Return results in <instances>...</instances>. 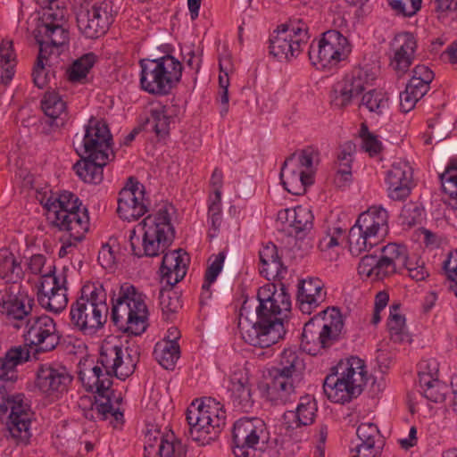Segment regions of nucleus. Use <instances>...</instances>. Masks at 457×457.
<instances>
[{
    "mask_svg": "<svg viewBox=\"0 0 457 457\" xmlns=\"http://www.w3.org/2000/svg\"><path fill=\"white\" fill-rule=\"evenodd\" d=\"M257 306L245 300L238 317V328L244 341L253 346L267 348L284 337V320L291 311L290 295L283 284L279 291L274 284L261 287Z\"/></svg>",
    "mask_w": 457,
    "mask_h": 457,
    "instance_id": "obj_1",
    "label": "nucleus"
},
{
    "mask_svg": "<svg viewBox=\"0 0 457 457\" xmlns=\"http://www.w3.org/2000/svg\"><path fill=\"white\" fill-rule=\"evenodd\" d=\"M139 356L137 345L124 349L120 342L105 340L100 347L96 365L87 371H81L79 378L87 391L104 395L111 389L113 376L126 379L134 373Z\"/></svg>",
    "mask_w": 457,
    "mask_h": 457,
    "instance_id": "obj_2",
    "label": "nucleus"
},
{
    "mask_svg": "<svg viewBox=\"0 0 457 457\" xmlns=\"http://www.w3.org/2000/svg\"><path fill=\"white\" fill-rule=\"evenodd\" d=\"M108 311L107 293L103 284L87 283L80 290V296L71 305L70 324L85 335H92L104 327Z\"/></svg>",
    "mask_w": 457,
    "mask_h": 457,
    "instance_id": "obj_3",
    "label": "nucleus"
},
{
    "mask_svg": "<svg viewBox=\"0 0 457 457\" xmlns=\"http://www.w3.org/2000/svg\"><path fill=\"white\" fill-rule=\"evenodd\" d=\"M111 320L119 330L134 336L143 334L148 326V309L144 295L129 283L121 285L111 296Z\"/></svg>",
    "mask_w": 457,
    "mask_h": 457,
    "instance_id": "obj_4",
    "label": "nucleus"
},
{
    "mask_svg": "<svg viewBox=\"0 0 457 457\" xmlns=\"http://www.w3.org/2000/svg\"><path fill=\"white\" fill-rule=\"evenodd\" d=\"M49 224L60 231H71L76 239H83L89 228L87 209L70 191L48 197L44 204Z\"/></svg>",
    "mask_w": 457,
    "mask_h": 457,
    "instance_id": "obj_5",
    "label": "nucleus"
},
{
    "mask_svg": "<svg viewBox=\"0 0 457 457\" xmlns=\"http://www.w3.org/2000/svg\"><path fill=\"white\" fill-rule=\"evenodd\" d=\"M333 370L335 372L328 375L323 383L327 397L333 403L342 404L357 398L367 382L364 361L352 356L340 361Z\"/></svg>",
    "mask_w": 457,
    "mask_h": 457,
    "instance_id": "obj_6",
    "label": "nucleus"
},
{
    "mask_svg": "<svg viewBox=\"0 0 457 457\" xmlns=\"http://www.w3.org/2000/svg\"><path fill=\"white\" fill-rule=\"evenodd\" d=\"M343 317L337 308H327L310 319L303 327L301 347L310 355H317L341 339Z\"/></svg>",
    "mask_w": 457,
    "mask_h": 457,
    "instance_id": "obj_7",
    "label": "nucleus"
},
{
    "mask_svg": "<svg viewBox=\"0 0 457 457\" xmlns=\"http://www.w3.org/2000/svg\"><path fill=\"white\" fill-rule=\"evenodd\" d=\"M142 225L144 234L141 247L136 246V243L139 242L136 230H130L129 242L133 254L137 257H154L163 253L175 237L174 228L166 207L161 208L155 215L146 216Z\"/></svg>",
    "mask_w": 457,
    "mask_h": 457,
    "instance_id": "obj_8",
    "label": "nucleus"
},
{
    "mask_svg": "<svg viewBox=\"0 0 457 457\" xmlns=\"http://www.w3.org/2000/svg\"><path fill=\"white\" fill-rule=\"evenodd\" d=\"M186 419L191 438L206 445L216 439L225 426L226 411L215 399L204 398L200 403L195 400L191 403Z\"/></svg>",
    "mask_w": 457,
    "mask_h": 457,
    "instance_id": "obj_9",
    "label": "nucleus"
},
{
    "mask_svg": "<svg viewBox=\"0 0 457 457\" xmlns=\"http://www.w3.org/2000/svg\"><path fill=\"white\" fill-rule=\"evenodd\" d=\"M320 162V153L307 146L288 156L281 168L280 179L285 189L292 195H301L314 183V175Z\"/></svg>",
    "mask_w": 457,
    "mask_h": 457,
    "instance_id": "obj_10",
    "label": "nucleus"
},
{
    "mask_svg": "<svg viewBox=\"0 0 457 457\" xmlns=\"http://www.w3.org/2000/svg\"><path fill=\"white\" fill-rule=\"evenodd\" d=\"M189 258L182 249L164 253L160 267L162 280L169 288H162L159 294L160 306L164 314H173L182 307L180 295L172 287L184 278Z\"/></svg>",
    "mask_w": 457,
    "mask_h": 457,
    "instance_id": "obj_11",
    "label": "nucleus"
},
{
    "mask_svg": "<svg viewBox=\"0 0 457 457\" xmlns=\"http://www.w3.org/2000/svg\"><path fill=\"white\" fill-rule=\"evenodd\" d=\"M310 38L309 27L302 19L281 24L270 38V53L279 62L297 57Z\"/></svg>",
    "mask_w": 457,
    "mask_h": 457,
    "instance_id": "obj_12",
    "label": "nucleus"
},
{
    "mask_svg": "<svg viewBox=\"0 0 457 457\" xmlns=\"http://www.w3.org/2000/svg\"><path fill=\"white\" fill-rule=\"evenodd\" d=\"M351 51L347 37L337 30L330 29L323 33L316 46L311 45L308 54L318 69H329L345 60Z\"/></svg>",
    "mask_w": 457,
    "mask_h": 457,
    "instance_id": "obj_13",
    "label": "nucleus"
},
{
    "mask_svg": "<svg viewBox=\"0 0 457 457\" xmlns=\"http://www.w3.org/2000/svg\"><path fill=\"white\" fill-rule=\"evenodd\" d=\"M23 399V395L3 394L0 396V419L10 411L6 422L10 435L17 444L26 445L31 437L32 413Z\"/></svg>",
    "mask_w": 457,
    "mask_h": 457,
    "instance_id": "obj_14",
    "label": "nucleus"
},
{
    "mask_svg": "<svg viewBox=\"0 0 457 457\" xmlns=\"http://www.w3.org/2000/svg\"><path fill=\"white\" fill-rule=\"evenodd\" d=\"M73 144L77 145V153L94 154L100 161L112 160V136L108 125L103 120L91 118L85 126L84 135L76 134Z\"/></svg>",
    "mask_w": 457,
    "mask_h": 457,
    "instance_id": "obj_15",
    "label": "nucleus"
},
{
    "mask_svg": "<svg viewBox=\"0 0 457 457\" xmlns=\"http://www.w3.org/2000/svg\"><path fill=\"white\" fill-rule=\"evenodd\" d=\"M378 77V69L365 65L356 67L347 73L342 80L337 82L331 92V103L342 109L352 103V100L371 86Z\"/></svg>",
    "mask_w": 457,
    "mask_h": 457,
    "instance_id": "obj_16",
    "label": "nucleus"
},
{
    "mask_svg": "<svg viewBox=\"0 0 457 457\" xmlns=\"http://www.w3.org/2000/svg\"><path fill=\"white\" fill-rule=\"evenodd\" d=\"M43 12L40 23L35 31V37L50 39L54 45H65L69 41L66 9L61 6L59 0H37Z\"/></svg>",
    "mask_w": 457,
    "mask_h": 457,
    "instance_id": "obj_17",
    "label": "nucleus"
},
{
    "mask_svg": "<svg viewBox=\"0 0 457 457\" xmlns=\"http://www.w3.org/2000/svg\"><path fill=\"white\" fill-rule=\"evenodd\" d=\"M67 278L64 272L55 274V266L50 264L47 272L40 277L37 298L40 306L48 312L59 313L68 303Z\"/></svg>",
    "mask_w": 457,
    "mask_h": 457,
    "instance_id": "obj_18",
    "label": "nucleus"
},
{
    "mask_svg": "<svg viewBox=\"0 0 457 457\" xmlns=\"http://www.w3.org/2000/svg\"><path fill=\"white\" fill-rule=\"evenodd\" d=\"M265 432L264 422L258 418H242L232 430V451L235 457H257L261 438Z\"/></svg>",
    "mask_w": 457,
    "mask_h": 457,
    "instance_id": "obj_19",
    "label": "nucleus"
},
{
    "mask_svg": "<svg viewBox=\"0 0 457 457\" xmlns=\"http://www.w3.org/2000/svg\"><path fill=\"white\" fill-rule=\"evenodd\" d=\"M112 4L110 1L95 3L89 7H81L77 13L79 31L87 38L104 36L113 22Z\"/></svg>",
    "mask_w": 457,
    "mask_h": 457,
    "instance_id": "obj_20",
    "label": "nucleus"
},
{
    "mask_svg": "<svg viewBox=\"0 0 457 457\" xmlns=\"http://www.w3.org/2000/svg\"><path fill=\"white\" fill-rule=\"evenodd\" d=\"M23 337L28 345L35 346L36 351L41 353L54 350L61 338L54 320L47 315L27 319Z\"/></svg>",
    "mask_w": 457,
    "mask_h": 457,
    "instance_id": "obj_21",
    "label": "nucleus"
},
{
    "mask_svg": "<svg viewBox=\"0 0 457 457\" xmlns=\"http://www.w3.org/2000/svg\"><path fill=\"white\" fill-rule=\"evenodd\" d=\"M147 211L148 201L145 198V187L135 178L129 177L119 193V216L128 221L137 220Z\"/></svg>",
    "mask_w": 457,
    "mask_h": 457,
    "instance_id": "obj_22",
    "label": "nucleus"
},
{
    "mask_svg": "<svg viewBox=\"0 0 457 457\" xmlns=\"http://www.w3.org/2000/svg\"><path fill=\"white\" fill-rule=\"evenodd\" d=\"M386 331L389 341L384 340L380 343L376 356L378 369L382 373H386L396 360L397 345L400 343V303L398 302L393 303L389 308Z\"/></svg>",
    "mask_w": 457,
    "mask_h": 457,
    "instance_id": "obj_23",
    "label": "nucleus"
},
{
    "mask_svg": "<svg viewBox=\"0 0 457 457\" xmlns=\"http://www.w3.org/2000/svg\"><path fill=\"white\" fill-rule=\"evenodd\" d=\"M72 379L64 366L41 364L37 370L35 386L41 393L58 397L68 390Z\"/></svg>",
    "mask_w": 457,
    "mask_h": 457,
    "instance_id": "obj_24",
    "label": "nucleus"
},
{
    "mask_svg": "<svg viewBox=\"0 0 457 457\" xmlns=\"http://www.w3.org/2000/svg\"><path fill=\"white\" fill-rule=\"evenodd\" d=\"M29 349L24 346L11 347L0 357V396L9 394L19 378L18 366L29 360Z\"/></svg>",
    "mask_w": 457,
    "mask_h": 457,
    "instance_id": "obj_25",
    "label": "nucleus"
},
{
    "mask_svg": "<svg viewBox=\"0 0 457 457\" xmlns=\"http://www.w3.org/2000/svg\"><path fill=\"white\" fill-rule=\"evenodd\" d=\"M356 435L359 443L351 450V457H380L385 439L376 424L361 423Z\"/></svg>",
    "mask_w": 457,
    "mask_h": 457,
    "instance_id": "obj_26",
    "label": "nucleus"
},
{
    "mask_svg": "<svg viewBox=\"0 0 457 457\" xmlns=\"http://www.w3.org/2000/svg\"><path fill=\"white\" fill-rule=\"evenodd\" d=\"M14 287H10L9 291H5L0 297V310L5 314L8 320L12 322L16 328L25 325V321L31 316L33 300L24 296L16 295L12 290Z\"/></svg>",
    "mask_w": 457,
    "mask_h": 457,
    "instance_id": "obj_27",
    "label": "nucleus"
},
{
    "mask_svg": "<svg viewBox=\"0 0 457 457\" xmlns=\"http://www.w3.org/2000/svg\"><path fill=\"white\" fill-rule=\"evenodd\" d=\"M301 378L269 370L267 399L274 404H286L296 398L295 387Z\"/></svg>",
    "mask_w": 457,
    "mask_h": 457,
    "instance_id": "obj_28",
    "label": "nucleus"
},
{
    "mask_svg": "<svg viewBox=\"0 0 457 457\" xmlns=\"http://www.w3.org/2000/svg\"><path fill=\"white\" fill-rule=\"evenodd\" d=\"M436 366L435 361L421 362L418 371V382L424 397L432 403H438L445 400L448 386L436 378L438 372Z\"/></svg>",
    "mask_w": 457,
    "mask_h": 457,
    "instance_id": "obj_29",
    "label": "nucleus"
},
{
    "mask_svg": "<svg viewBox=\"0 0 457 457\" xmlns=\"http://www.w3.org/2000/svg\"><path fill=\"white\" fill-rule=\"evenodd\" d=\"M353 227L379 242L388 231L387 211L381 206H371L359 215Z\"/></svg>",
    "mask_w": 457,
    "mask_h": 457,
    "instance_id": "obj_30",
    "label": "nucleus"
},
{
    "mask_svg": "<svg viewBox=\"0 0 457 457\" xmlns=\"http://www.w3.org/2000/svg\"><path fill=\"white\" fill-rule=\"evenodd\" d=\"M326 296L324 283L319 278H309L299 281L297 302L303 313L311 314L325 302Z\"/></svg>",
    "mask_w": 457,
    "mask_h": 457,
    "instance_id": "obj_31",
    "label": "nucleus"
},
{
    "mask_svg": "<svg viewBox=\"0 0 457 457\" xmlns=\"http://www.w3.org/2000/svg\"><path fill=\"white\" fill-rule=\"evenodd\" d=\"M318 411L315 399L309 395L301 396L295 410L285 411L283 420L287 429H295L312 425Z\"/></svg>",
    "mask_w": 457,
    "mask_h": 457,
    "instance_id": "obj_32",
    "label": "nucleus"
},
{
    "mask_svg": "<svg viewBox=\"0 0 457 457\" xmlns=\"http://www.w3.org/2000/svg\"><path fill=\"white\" fill-rule=\"evenodd\" d=\"M229 382L228 390L234 407L248 412L253 405V399L247 375L242 371H236L231 375Z\"/></svg>",
    "mask_w": 457,
    "mask_h": 457,
    "instance_id": "obj_33",
    "label": "nucleus"
},
{
    "mask_svg": "<svg viewBox=\"0 0 457 457\" xmlns=\"http://www.w3.org/2000/svg\"><path fill=\"white\" fill-rule=\"evenodd\" d=\"M41 108L48 117L47 124L52 130L62 128L69 120L66 103L56 92H46L41 100Z\"/></svg>",
    "mask_w": 457,
    "mask_h": 457,
    "instance_id": "obj_34",
    "label": "nucleus"
},
{
    "mask_svg": "<svg viewBox=\"0 0 457 457\" xmlns=\"http://www.w3.org/2000/svg\"><path fill=\"white\" fill-rule=\"evenodd\" d=\"M82 160L73 165L76 174L85 182L98 184L103 179V168L111 161L96 159V154L78 153Z\"/></svg>",
    "mask_w": 457,
    "mask_h": 457,
    "instance_id": "obj_35",
    "label": "nucleus"
},
{
    "mask_svg": "<svg viewBox=\"0 0 457 457\" xmlns=\"http://www.w3.org/2000/svg\"><path fill=\"white\" fill-rule=\"evenodd\" d=\"M139 66L141 68L140 87L144 91L154 96H166L170 93V89L157 73L150 58L141 59Z\"/></svg>",
    "mask_w": 457,
    "mask_h": 457,
    "instance_id": "obj_36",
    "label": "nucleus"
},
{
    "mask_svg": "<svg viewBox=\"0 0 457 457\" xmlns=\"http://www.w3.org/2000/svg\"><path fill=\"white\" fill-rule=\"evenodd\" d=\"M170 91L180 82L183 71L182 63L174 56L165 54L162 57L150 59Z\"/></svg>",
    "mask_w": 457,
    "mask_h": 457,
    "instance_id": "obj_37",
    "label": "nucleus"
},
{
    "mask_svg": "<svg viewBox=\"0 0 457 457\" xmlns=\"http://www.w3.org/2000/svg\"><path fill=\"white\" fill-rule=\"evenodd\" d=\"M24 277L21 260L10 249H0V278L7 283L16 284Z\"/></svg>",
    "mask_w": 457,
    "mask_h": 457,
    "instance_id": "obj_38",
    "label": "nucleus"
},
{
    "mask_svg": "<svg viewBox=\"0 0 457 457\" xmlns=\"http://www.w3.org/2000/svg\"><path fill=\"white\" fill-rule=\"evenodd\" d=\"M171 112V108L168 106L160 105L152 108L145 120V129L154 132L160 139L165 138L170 134Z\"/></svg>",
    "mask_w": 457,
    "mask_h": 457,
    "instance_id": "obj_39",
    "label": "nucleus"
},
{
    "mask_svg": "<svg viewBox=\"0 0 457 457\" xmlns=\"http://www.w3.org/2000/svg\"><path fill=\"white\" fill-rule=\"evenodd\" d=\"M35 39L39 45V53L32 73L33 82L38 88H44L48 83V74L46 72L44 61L52 54L54 48L62 45H54L52 40L41 37H35Z\"/></svg>",
    "mask_w": 457,
    "mask_h": 457,
    "instance_id": "obj_40",
    "label": "nucleus"
},
{
    "mask_svg": "<svg viewBox=\"0 0 457 457\" xmlns=\"http://www.w3.org/2000/svg\"><path fill=\"white\" fill-rule=\"evenodd\" d=\"M109 391L110 389L101 395L97 394L100 399H96L92 404L91 411H95L101 420L111 419V423L116 428L124 422V415L119 409L113 408Z\"/></svg>",
    "mask_w": 457,
    "mask_h": 457,
    "instance_id": "obj_41",
    "label": "nucleus"
},
{
    "mask_svg": "<svg viewBox=\"0 0 457 457\" xmlns=\"http://www.w3.org/2000/svg\"><path fill=\"white\" fill-rule=\"evenodd\" d=\"M179 353V345L176 340L157 344L154 351L156 361L166 370H173Z\"/></svg>",
    "mask_w": 457,
    "mask_h": 457,
    "instance_id": "obj_42",
    "label": "nucleus"
},
{
    "mask_svg": "<svg viewBox=\"0 0 457 457\" xmlns=\"http://www.w3.org/2000/svg\"><path fill=\"white\" fill-rule=\"evenodd\" d=\"M302 360L295 351L285 349L281 354L277 367H273L270 371H277L281 374L290 375L301 378Z\"/></svg>",
    "mask_w": 457,
    "mask_h": 457,
    "instance_id": "obj_43",
    "label": "nucleus"
},
{
    "mask_svg": "<svg viewBox=\"0 0 457 457\" xmlns=\"http://www.w3.org/2000/svg\"><path fill=\"white\" fill-rule=\"evenodd\" d=\"M187 453V445L171 432L166 434V437H162L158 443V451L155 455L158 457H186Z\"/></svg>",
    "mask_w": 457,
    "mask_h": 457,
    "instance_id": "obj_44",
    "label": "nucleus"
},
{
    "mask_svg": "<svg viewBox=\"0 0 457 457\" xmlns=\"http://www.w3.org/2000/svg\"><path fill=\"white\" fill-rule=\"evenodd\" d=\"M96 61L97 56L94 53L85 54L75 60L67 71L69 80L71 82H83Z\"/></svg>",
    "mask_w": 457,
    "mask_h": 457,
    "instance_id": "obj_45",
    "label": "nucleus"
},
{
    "mask_svg": "<svg viewBox=\"0 0 457 457\" xmlns=\"http://www.w3.org/2000/svg\"><path fill=\"white\" fill-rule=\"evenodd\" d=\"M283 214H289L290 227L296 235L309 231L312 228L313 215L308 208L297 206L294 209H286V212Z\"/></svg>",
    "mask_w": 457,
    "mask_h": 457,
    "instance_id": "obj_46",
    "label": "nucleus"
},
{
    "mask_svg": "<svg viewBox=\"0 0 457 457\" xmlns=\"http://www.w3.org/2000/svg\"><path fill=\"white\" fill-rule=\"evenodd\" d=\"M357 228L352 227L349 231L348 243L349 251L353 256H359L363 252H369L379 242L373 237H368Z\"/></svg>",
    "mask_w": 457,
    "mask_h": 457,
    "instance_id": "obj_47",
    "label": "nucleus"
},
{
    "mask_svg": "<svg viewBox=\"0 0 457 457\" xmlns=\"http://www.w3.org/2000/svg\"><path fill=\"white\" fill-rule=\"evenodd\" d=\"M439 179L444 191L449 195L453 201V208L457 210V161H452Z\"/></svg>",
    "mask_w": 457,
    "mask_h": 457,
    "instance_id": "obj_48",
    "label": "nucleus"
},
{
    "mask_svg": "<svg viewBox=\"0 0 457 457\" xmlns=\"http://www.w3.org/2000/svg\"><path fill=\"white\" fill-rule=\"evenodd\" d=\"M380 262L376 254L364 255L358 265V273L365 278H371L372 279H382L388 277L384 269H380Z\"/></svg>",
    "mask_w": 457,
    "mask_h": 457,
    "instance_id": "obj_49",
    "label": "nucleus"
},
{
    "mask_svg": "<svg viewBox=\"0 0 457 457\" xmlns=\"http://www.w3.org/2000/svg\"><path fill=\"white\" fill-rule=\"evenodd\" d=\"M381 256L378 258L380 262V269H384L386 274L390 276L396 272L395 261L400 256V245L391 243L380 249Z\"/></svg>",
    "mask_w": 457,
    "mask_h": 457,
    "instance_id": "obj_50",
    "label": "nucleus"
},
{
    "mask_svg": "<svg viewBox=\"0 0 457 457\" xmlns=\"http://www.w3.org/2000/svg\"><path fill=\"white\" fill-rule=\"evenodd\" d=\"M425 210L419 202L410 201L402 207V225L411 228L423 220Z\"/></svg>",
    "mask_w": 457,
    "mask_h": 457,
    "instance_id": "obj_51",
    "label": "nucleus"
},
{
    "mask_svg": "<svg viewBox=\"0 0 457 457\" xmlns=\"http://www.w3.org/2000/svg\"><path fill=\"white\" fill-rule=\"evenodd\" d=\"M361 105L371 112L381 114L387 107V98L382 91L371 89L362 96Z\"/></svg>",
    "mask_w": 457,
    "mask_h": 457,
    "instance_id": "obj_52",
    "label": "nucleus"
},
{
    "mask_svg": "<svg viewBox=\"0 0 457 457\" xmlns=\"http://www.w3.org/2000/svg\"><path fill=\"white\" fill-rule=\"evenodd\" d=\"M403 44L402 45V72L408 69L415 59L417 40L412 33H402Z\"/></svg>",
    "mask_w": 457,
    "mask_h": 457,
    "instance_id": "obj_53",
    "label": "nucleus"
},
{
    "mask_svg": "<svg viewBox=\"0 0 457 457\" xmlns=\"http://www.w3.org/2000/svg\"><path fill=\"white\" fill-rule=\"evenodd\" d=\"M360 137L361 138V148L373 157L378 154L382 149V144L378 137L370 132L365 123L361 125Z\"/></svg>",
    "mask_w": 457,
    "mask_h": 457,
    "instance_id": "obj_54",
    "label": "nucleus"
},
{
    "mask_svg": "<svg viewBox=\"0 0 457 457\" xmlns=\"http://www.w3.org/2000/svg\"><path fill=\"white\" fill-rule=\"evenodd\" d=\"M385 183L386 185L387 196L394 200H400V166L396 163L386 173Z\"/></svg>",
    "mask_w": 457,
    "mask_h": 457,
    "instance_id": "obj_55",
    "label": "nucleus"
},
{
    "mask_svg": "<svg viewBox=\"0 0 457 457\" xmlns=\"http://www.w3.org/2000/svg\"><path fill=\"white\" fill-rule=\"evenodd\" d=\"M259 257L263 266L270 267L277 273L282 266L281 260L278 253V248L272 243L267 244L260 250Z\"/></svg>",
    "mask_w": 457,
    "mask_h": 457,
    "instance_id": "obj_56",
    "label": "nucleus"
},
{
    "mask_svg": "<svg viewBox=\"0 0 457 457\" xmlns=\"http://www.w3.org/2000/svg\"><path fill=\"white\" fill-rule=\"evenodd\" d=\"M209 219L211 220V228L208 236L213 238L218 235L222 223L221 202H218L216 199L212 200L209 206Z\"/></svg>",
    "mask_w": 457,
    "mask_h": 457,
    "instance_id": "obj_57",
    "label": "nucleus"
},
{
    "mask_svg": "<svg viewBox=\"0 0 457 457\" xmlns=\"http://www.w3.org/2000/svg\"><path fill=\"white\" fill-rule=\"evenodd\" d=\"M162 437H166V435L162 434L159 429L147 430L144 447L145 457H151V455L156 454L158 443L162 440Z\"/></svg>",
    "mask_w": 457,
    "mask_h": 457,
    "instance_id": "obj_58",
    "label": "nucleus"
},
{
    "mask_svg": "<svg viewBox=\"0 0 457 457\" xmlns=\"http://www.w3.org/2000/svg\"><path fill=\"white\" fill-rule=\"evenodd\" d=\"M416 187L413 179V169L409 162L402 167V200L409 196L412 188Z\"/></svg>",
    "mask_w": 457,
    "mask_h": 457,
    "instance_id": "obj_59",
    "label": "nucleus"
},
{
    "mask_svg": "<svg viewBox=\"0 0 457 457\" xmlns=\"http://www.w3.org/2000/svg\"><path fill=\"white\" fill-rule=\"evenodd\" d=\"M344 230L341 228H333L328 231L319 241L320 251H327L339 245V238L343 236Z\"/></svg>",
    "mask_w": 457,
    "mask_h": 457,
    "instance_id": "obj_60",
    "label": "nucleus"
},
{
    "mask_svg": "<svg viewBox=\"0 0 457 457\" xmlns=\"http://www.w3.org/2000/svg\"><path fill=\"white\" fill-rule=\"evenodd\" d=\"M225 258L226 255L224 252H220L217 255H215V258L212 261V262L207 267L204 278L209 280V282L216 281L219 274L222 270Z\"/></svg>",
    "mask_w": 457,
    "mask_h": 457,
    "instance_id": "obj_61",
    "label": "nucleus"
},
{
    "mask_svg": "<svg viewBox=\"0 0 457 457\" xmlns=\"http://www.w3.org/2000/svg\"><path fill=\"white\" fill-rule=\"evenodd\" d=\"M97 260L104 269L112 268L116 262L113 248L109 244L103 245L99 250Z\"/></svg>",
    "mask_w": 457,
    "mask_h": 457,
    "instance_id": "obj_62",
    "label": "nucleus"
},
{
    "mask_svg": "<svg viewBox=\"0 0 457 457\" xmlns=\"http://www.w3.org/2000/svg\"><path fill=\"white\" fill-rule=\"evenodd\" d=\"M386 55L389 59L390 67L395 71H398L400 70V43L398 41V34H395L391 41Z\"/></svg>",
    "mask_w": 457,
    "mask_h": 457,
    "instance_id": "obj_63",
    "label": "nucleus"
},
{
    "mask_svg": "<svg viewBox=\"0 0 457 457\" xmlns=\"http://www.w3.org/2000/svg\"><path fill=\"white\" fill-rule=\"evenodd\" d=\"M443 270L446 278L453 282L457 277V250L449 253L443 262Z\"/></svg>",
    "mask_w": 457,
    "mask_h": 457,
    "instance_id": "obj_64",
    "label": "nucleus"
}]
</instances>
